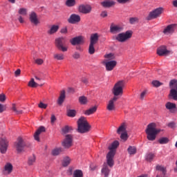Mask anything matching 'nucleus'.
Returning a JSON list of instances; mask_svg holds the SVG:
<instances>
[{
  "label": "nucleus",
  "instance_id": "f257e3e1",
  "mask_svg": "<svg viewBox=\"0 0 177 177\" xmlns=\"http://www.w3.org/2000/svg\"><path fill=\"white\" fill-rule=\"evenodd\" d=\"M161 132V129H157V124L156 123H150L147 125L145 129V133H147V139L151 140V142L156 140L157 135Z\"/></svg>",
  "mask_w": 177,
  "mask_h": 177
},
{
  "label": "nucleus",
  "instance_id": "f03ea898",
  "mask_svg": "<svg viewBox=\"0 0 177 177\" xmlns=\"http://www.w3.org/2000/svg\"><path fill=\"white\" fill-rule=\"evenodd\" d=\"M91 124L88 122L86 118L82 116L77 120V132L79 133H86L88 131H91Z\"/></svg>",
  "mask_w": 177,
  "mask_h": 177
},
{
  "label": "nucleus",
  "instance_id": "7ed1b4c3",
  "mask_svg": "<svg viewBox=\"0 0 177 177\" xmlns=\"http://www.w3.org/2000/svg\"><path fill=\"white\" fill-rule=\"evenodd\" d=\"M30 146L31 143L23 139L21 137H19L17 141L14 143V147L17 153H22V151H24L26 147H30Z\"/></svg>",
  "mask_w": 177,
  "mask_h": 177
},
{
  "label": "nucleus",
  "instance_id": "20e7f679",
  "mask_svg": "<svg viewBox=\"0 0 177 177\" xmlns=\"http://www.w3.org/2000/svg\"><path fill=\"white\" fill-rule=\"evenodd\" d=\"M124 88H125V81L120 80L115 84L112 89V93L114 96H122Z\"/></svg>",
  "mask_w": 177,
  "mask_h": 177
},
{
  "label": "nucleus",
  "instance_id": "39448f33",
  "mask_svg": "<svg viewBox=\"0 0 177 177\" xmlns=\"http://www.w3.org/2000/svg\"><path fill=\"white\" fill-rule=\"evenodd\" d=\"M132 30H127L118 34L117 36L113 37V39L118 41V42H127V41L132 38Z\"/></svg>",
  "mask_w": 177,
  "mask_h": 177
},
{
  "label": "nucleus",
  "instance_id": "423d86ee",
  "mask_svg": "<svg viewBox=\"0 0 177 177\" xmlns=\"http://www.w3.org/2000/svg\"><path fill=\"white\" fill-rule=\"evenodd\" d=\"M55 46L58 50L62 52H67L68 47L66 46V37H60L55 39Z\"/></svg>",
  "mask_w": 177,
  "mask_h": 177
},
{
  "label": "nucleus",
  "instance_id": "0eeeda50",
  "mask_svg": "<svg viewBox=\"0 0 177 177\" xmlns=\"http://www.w3.org/2000/svg\"><path fill=\"white\" fill-rule=\"evenodd\" d=\"M162 12H164V8L161 7L158 8L150 12L146 19L147 20H153V19H157V17H160V16H161Z\"/></svg>",
  "mask_w": 177,
  "mask_h": 177
},
{
  "label": "nucleus",
  "instance_id": "6e6552de",
  "mask_svg": "<svg viewBox=\"0 0 177 177\" xmlns=\"http://www.w3.org/2000/svg\"><path fill=\"white\" fill-rule=\"evenodd\" d=\"M62 146L64 149H70L73 146V135L67 134L62 142Z\"/></svg>",
  "mask_w": 177,
  "mask_h": 177
},
{
  "label": "nucleus",
  "instance_id": "1a4fd4ad",
  "mask_svg": "<svg viewBox=\"0 0 177 177\" xmlns=\"http://www.w3.org/2000/svg\"><path fill=\"white\" fill-rule=\"evenodd\" d=\"M78 10L82 15H89L92 12V6L89 4H82L79 6Z\"/></svg>",
  "mask_w": 177,
  "mask_h": 177
},
{
  "label": "nucleus",
  "instance_id": "9d476101",
  "mask_svg": "<svg viewBox=\"0 0 177 177\" xmlns=\"http://www.w3.org/2000/svg\"><path fill=\"white\" fill-rule=\"evenodd\" d=\"M71 45L75 46V45H84L85 44V37L84 36H77L73 37L70 40Z\"/></svg>",
  "mask_w": 177,
  "mask_h": 177
},
{
  "label": "nucleus",
  "instance_id": "9b49d317",
  "mask_svg": "<svg viewBox=\"0 0 177 177\" xmlns=\"http://www.w3.org/2000/svg\"><path fill=\"white\" fill-rule=\"evenodd\" d=\"M8 146H9V141L6 138H1L0 140V151L2 154H5L8 150Z\"/></svg>",
  "mask_w": 177,
  "mask_h": 177
},
{
  "label": "nucleus",
  "instance_id": "f8f14e48",
  "mask_svg": "<svg viewBox=\"0 0 177 177\" xmlns=\"http://www.w3.org/2000/svg\"><path fill=\"white\" fill-rule=\"evenodd\" d=\"M115 156V151H110L106 155V161L109 167L114 165V156Z\"/></svg>",
  "mask_w": 177,
  "mask_h": 177
},
{
  "label": "nucleus",
  "instance_id": "ddd939ff",
  "mask_svg": "<svg viewBox=\"0 0 177 177\" xmlns=\"http://www.w3.org/2000/svg\"><path fill=\"white\" fill-rule=\"evenodd\" d=\"M81 21V17L77 14H72L68 19V23L70 24H77Z\"/></svg>",
  "mask_w": 177,
  "mask_h": 177
},
{
  "label": "nucleus",
  "instance_id": "4468645a",
  "mask_svg": "<svg viewBox=\"0 0 177 177\" xmlns=\"http://www.w3.org/2000/svg\"><path fill=\"white\" fill-rule=\"evenodd\" d=\"M103 63L106 67V71H112V70L114 69V67L117 66L116 61L104 62Z\"/></svg>",
  "mask_w": 177,
  "mask_h": 177
},
{
  "label": "nucleus",
  "instance_id": "2eb2a0df",
  "mask_svg": "<svg viewBox=\"0 0 177 177\" xmlns=\"http://www.w3.org/2000/svg\"><path fill=\"white\" fill-rule=\"evenodd\" d=\"M175 28H176V24H170L164 29L163 34H165L166 35L174 34L175 32Z\"/></svg>",
  "mask_w": 177,
  "mask_h": 177
},
{
  "label": "nucleus",
  "instance_id": "dca6fc26",
  "mask_svg": "<svg viewBox=\"0 0 177 177\" xmlns=\"http://www.w3.org/2000/svg\"><path fill=\"white\" fill-rule=\"evenodd\" d=\"M124 28L120 25H113V24L110 26V32L112 34H117L121 32Z\"/></svg>",
  "mask_w": 177,
  "mask_h": 177
},
{
  "label": "nucleus",
  "instance_id": "f3484780",
  "mask_svg": "<svg viewBox=\"0 0 177 177\" xmlns=\"http://www.w3.org/2000/svg\"><path fill=\"white\" fill-rule=\"evenodd\" d=\"M157 53L159 56H167V55H169L170 51L167 50L165 46H162L158 48Z\"/></svg>",
  "mask_w": 177,
  "mask_h": 177
},
{
  "label": "nucleus",
  "instance_id": "a211bd4d",
  "mask_svg": "<svg viewBox=\"0 0 177 177\" xmlns=\"http://www.w3.org/2000/svg\"><path fill=\"white\" fill-rule=\"evenodd\" d=\"M30 22L32 24H35V26H37V24H39V20H38V16L37 15V13L32 12L30 15L29 17Z\"/></svg>",
  "mask_w": 177,
  "mask_h": 177
},
{
  "label": "nucleus",
  "instance_id": "6ab92c4d",
  "mask_svg": "<svg viewBox=\"0 0 177 177\" xmlns=\"http://www.w3.org/2000/svg\"><path fill=\"white\" fill-rule=\"evenodd\" d=\"M59 25H53L50 26L49 30H47V34H48V35H53V34H56V32L59 31Z\"/></svg>",
  "mask_w": 177,
  "mask_h": 177
},
{
  "label": "nucleus",
  "instance_id": "aec40b11",
  "mask_svg": "<svg viewBox=\"0 0 177 177\" xmlns=\"http://www.w3.org/2000/svg\"><path fill=\"white\" fill-rule=\"evenodd\" d=\"M165 107L167 110H169L171 113H175V110H176V104L175 103H172L171 102H168L165 104Z\"/></svg>",
  "mask_w": 177,
  "mask_h": 177
},
{
  "label": "nucleus",
  "instance_id": "412c9836",
  "mask_svg": "<svg viewBox=\"0 0 177 177\" xmlns=\"http://www.w3.org/2000/svg\"><path fill=\"white\" fill-rule=\"evenodd\" d=\"M45 131L46 130L44 127H40L34 134L35 140H37V142H39V135H41L42 132H45Z\"/></svg>",
  "mask_w": 177,
  "mask_h": 177
},
{
  "label": "nucleus",
  "instance_id": "4be33fe9",
  "mask_svg": "<svg viewBox=\"0 0 177 177\" xmlns=\"http://www.w3.org/2000/svg\"><path fill=\"white\" fill-rule=\"evenodd\" d=\"M101 5L103 8H111V6L115 5V2L113 0H106L101 2Z\"/></svg>",
  "mask_w": 177,
  "mask_h": 177
},
{
  "label": "nucleus",
  "instance_id": "5701e85b",
  "mask_svg": "<svg viewBox=\"0 0 177 177\" xmlns=\"http://www.w3.org/2000/svg\"><path fill=\"white\" fill-rule=\"evenodd\" d=\"M98 41H99V34L94 33L91 35L90 44H91L93 45H96V44H97Z\"/></svg>",
  "mask_w": 177,
  "mask_h": 177
},
{
  "label": "nucleus",
  "instance_id": "b1692460",
  "mask_svg": "<svg viewBox=\"0 0 177 177\" xmlns=\"http://www.w3.org/2000/svg\"><path fill=\"white\" fill-rule=\"evenodd\" d=\"M64 99H66V91L63 90L61 91L60 95L57 100V104H59V106H62L64 102Z\"/></svg>",
  "mask_w": 177,
  "mask_h": 177
},
{
  "label": "nucleus",
  "instance_id": "393cba45",
  "mask_svg": "<svg viewBox=\"0 0 177 177\" xmlns=\"http://www.w3.org/2000/svg\"><path fill=\"white\" fill-rule=\"evenodd\" d=\"M124 132H127V124H125V123H122L117 130L118 135H121V133H124Z\"/></svg>",
  "mask_w": 177,
  "mask_h": 177
},
{
  "label": "nucleus",
  "instance_id": "a878e982",
  "mask_svg": "<svg viewBox=\"0 0 177 177\" xmlns=\"http://www.w3.org/2000/svg\"><path fill=\"white\" fill-rule=\"evenodd\" d=\"M169 96L171 99H173V100H177V89L171 88Z\"/></svg>",
  "mask_w": 177,
  "mask_h": 177
},
{
  "label": "nucleus",
  "instance_id": "bb28decb",
  "mask_svg": "<svg viewBox=\"0 0 177 177\" xmlns=\"http://www.w3.org/2000/svg\"><path fill=\"white\" fill-rule=\"evenodd\" d=\"M120 146V142L118 140H115L111 146L109 147V149L110 151H115V149Z\"/></svg>",
  "mask_w": 177,
  "mask_h": 177
},
{
  "label": "nucleus",
  "instance_id": "cd10ccee",
  "mask_svg": "<svg viewBox=\"0 0 177 177\" xmlns=\"http://www.w3.org/2000/svg\"><path fill=\"white\" fill-rule=\"evenodd\" d=\"M4 171L8 172V174H12V171H13V165L9 162L6 163L4 166Z\"/></svg>",
  "mask_w": 177,
  "mask_h": 177
},
{
  "label": "nucleus",
  "instance_id": "c85d7f7f",
  "mask_svg": "<svg viewBox=\"0 0 177 177\" xmlns=\"http://www.w3.org/2000/svg\"><path fill=\"white\" fill-rule=\"evenodd\" d=\"M88 97H85V95H82L79 97V103L82 105L88 104Z\"/></svg>",
  "mask_w": 177,
  "mask_h": 177
},
{
  "label": "nucleus",
  "instance_id": "c756f323",
  "mask_svg": "<svg viewBox=\"0 0 177 177\" xmlns=\"http://www.w3.org/2000/svg\"><path fill=\"white\" fill-rule=\"evenodd\" d=\"M96 110H97V107L93 106L85 111L84 114L85 115H91V114H94V113H96Z\"/></svg>",
  "mask_w": 177,
  "mask_h": 177
},
{
  "label": "nucleus",
  "instance_id": "7c9ffc66",
  "mask_svg": "<svg viewBox=\"0 0 177 177\" xmlns=\"http://www.w3.org/2000/svg\"><path fill=\"white\" fill-rule=\"evenodd\" d=\"M106 110L109 111H113L115 110V104L113 101H109L108 104L106 106Z\"/></svg>",
  "mask_w": 177,
  "mask_h": 177
},
{
  "label": "nucleus",
  "instance_id": "2f4dec72",
  "mask_svg": "<svg viewBox=\"0 0 177 177\" xmlns=\"http://www.w3.org/2000/svg\"><path fill=\"white\" fill-rule=\"evenodd\" d=\"M102 174L104 176V177H109V174H110V170L109 169V167L107 165H105L102 169Z\"/></svg>",
  "mask_w": 177,
  "mask_h": 177
},
{
  "label": "nucleus",
  "instance_id": "473e14b6",
  "mask_svg": "<svg viewBox=\"0 0 177 177\" xmlns=\"http://www.w3.org/2000/svg\"><path fill=\"white\" fill-rule=\"evenodd\" d=\"M36 160H37V158L35 157V155H32V156H30L28 160V165H34V163L35 162Z\"/></svg>",
  "mask_w": 177,
  "mask_h": 177
},
{
  "label": "nucleus",
  "instance_id": "72a5a7b5",
  "mask_svg": "<svg viewBox=\"0 0 177 177\" xmlns=\"http://www.w3.org/2000/svg\"><path fill=\"white\" fill-rule=\"evenodd\" d=\"M28 86H30L31 88H37V86H39V84L35 82L34 78H32L30 81L28 82Z\"/></svg>",
  "mask_w": 177,
  "mask_h": 177
},
{
  "label": "nucleus",
  "instance_id": "f704fd0d",
  "mask_svg": "<svg viewBox=\"0 0 177 177\" xmlns=\"http://www.w3.org/2000/svg\"><path fill=\"white\" fill-rule=\"evenodd\" d=\"M66 5L68 8H73L75 5H77L75 0H66Z\"/></svg>",
  "mask_w": 177,
  "mask_h": 177
},
{
  "label": "nucleus",
  "instance_id": "c9c22d12",
  "mask_svg": "<svg viewBox=\"0 0 177 177\" xmlns=\"http://www.w3.org/2000/svg\"><path fill=\"white\" fill-rule=\"evenodd\" d=\"M53 57L56 60H64V55L63 53L54 54Z\"/></svg>",
  "mask_w": 177,
  "mask_h": 177
},
{
  "label": "nucleus",
  "instance_id": "e433bc0d",
  "mask_svg": "<svg viewBox=\"0 0 177 177\" xmlns=\"http://www.w3.org/2000/svg\"><path fill=\"white\" fill-rule=\"evenodd\" d=\"M127 151L129 154H130V156H132V154H136V147L129 146L127 149Z\"/></svg>",
  "mask_w": 177,
  "mask_h": 177
},
{
  "label": "nucleus",
  "instance_id": "4c0bfd02",
  "mask_svg": "<svg viewBox=\"0 0 177 177\" xmlns=\"http://www.w3.org/2000/svg\"><path fill=\"white\" fill-rule=\"evenodd\" d=\"M76 114H77V111L74 109H68L67 111L68 117L74 118V117H75Z\"/></svg>",
  "mask_w": 177,
  "mask_h": 177
},
{
  "label": "nucleus",
  "instance_id": "58836bf2",
  "mask_svg": "<svg viewBox=\"0 0 177 177\" xmlns=\"http://www.w3.org/2000/svg\"><path fill=\"white\" fill-rule=\"evenodd\" d=\"M73 177H84V173L82 171V170H75L73 172Z\"/></svg>",
  "mask_w": 177,
  "mask_h": 177
},
{
  "label": "nucleus",
  "instance_id": "ea45409f",
  "mask_svg": "<svg viewBox=\"0 0 177 177\" xmlns=\"http://www.w3.org/2000/svg\"><path fill=\"white\" fill-rule=\"evenodd\" d=\"M70 162H71V159L68 157H66L63 160L62 165L63 167H68V165H70Z\"/></svg>",
  "mask_w": 177,
  "mask_h": 177
},
{
  "label": "nucleus",
  "instance_id": "a19ab883",
  "mask_svg": "<svg viewBox=\"0 0 177 177\" xmlns=\"http://www.w3.org/2000/svg\"><path fill=\"white\" fill-rule=\"evenodd\" d=\"M156 169L157 171H160L161 172H162L163 176H165V174H167V169H165V167L160 165H157Z\"/></svg>",
  "mask_w": 177,
  "mask_h": 177
},
{
  "label": "nucleus",
  "instance_id": "79ce46f5",
  "mask_svg": "<svg viewBox=\"0 0 177 177\" xmlns=\"http://www.w3.org/2000/svg\"><path fill=\"white\" fill-rule=\"evenodd\" d=\"M62 151H63V149H62V148H56L52 151V154L53 156H59V154H60Z\"/></svg>",
  "mask_w": 177,
  "mask_h": 177
},
{
  "label": "nucleus",
  "instance_id": "37998d69",
  "mask_svg": "<svg viewBox=\"0 0 177 177\" xmlns=\"http://www.w3.org/2000/svg\"><path fill=\"white\" fill-rule=\"evenodd\" d=\"M158 142H159L160 145H167V143H168V142H169V140L168 139V138L163 137V138H161L160 139H159Z\"/></svg>",
  "mask_w": 177,
  "mask_h": 177
},
{
  "label": "nucleus",
  "instance_id": "c03bdc74",
  "mask_svg": "<svg viewBox=\"0 0 177 177\" xmlns=\"http://www.w3.org/2000/svg\"><path fill=\"white\" fill-rule=\"evenodd\" d=\"M12 110L15 113V114H23L22 110H17V108H16V104H12Z\"/></svg>",
  "mask_w": 177,
  "mask_h": 177
},
{
  "label": "nucleus",
  "instance_id": "a18cd8bd",
  "mask_svg": "<svg viewBox=\"0 0 177 177\" xmlns=\"http://www.w3.org/2000/svg\"><path fill=\"white\" fill-rule=\"evenodd\" d=\"M88 53L90 55H93V53H95V44H92L90 43L88 47Z\"/></svg>",
  "mask_w": 177,
  "mask_h": 177
},
{
  "label": "nucleus",
  "instance_id": "49530a36",
  "mask_svg": "<svg viewBox=\"0 0 177 177\" xmlns=\"http://www.w3.org/2000/svg\"><path fill=\"white\" fill-rule=\"evenodd\" d=\"M120 139H122V140H124V142L128 140V133L126 131L120 133Z\"/></svg>",
  "mask_w": 177,
  "mask_h": 177
},
{
  "label": "nucleus",
  "instance_id": "de8ad7c7",
  "mask_svg": "<svg viewBox=\"0 0 177 177\" xmlns=\"http://www.w3.org/2000/svg\"><path fill=\"white\" fill-rule=\"evenodd\" d=\"M153 158H154V153H149L146 156L147 161L151 162L153 161Z\"/></svg>",
  "mask_w": 177,
  "mask_h": 177
},
{
  "label": "nucleus",
  "instance_id": "09e8293b",
  "mask_svg": "<svg viewBox=\"0 0 177 177\" xmlns=\"http://www.w3.org/2000/svg\"><path fill=\"white\" fill-rule=\"evenodd\" d=\"M18 13L22 16H26L27 15V9L20 8L18 11Z\"/></svg>",
  "mask_w": 177,
  "mask_h": 177
},
{
  "label": "nucleus",
  "instance_id": "8fccbe9b",
  "mask_svg": "<svg viewBox=\"0 0 177 177\" xmlns=\"http://www.w3.org/2000/svg\"><path fill=\"white\" fill-rule=\"evenodd\" d=\"M139 21V19L138 17H131L129 19L130 24H135V23H138Z\"/></svg>",
  "mask_w": 177,
  "mask_h": 177
},
{
  "label": "nucleus",
  "instance_id": "3c124183",
  "mask_svg": "<svg viewBox=\"0 0 177 177\" xmlns=\"http://www.w3.org/2000/svg\"><path fill=\"white\" fill-rule=\"evenodd\" d=\"M152 85H153V86H156V88H158V86H161V85H162V83L160 82L158 80H154L152 82Z\"/></svg>",
  "mask_w": 177,
  "mask_h": 177
},
{
  "label": "nucleus",
  "instance_id": "603ef678",
  "mask_svg": "<svg viewBox=\"0 0 177 177\" xmlns=\"http://www.w3.org/2000/svg\"><path fill=\"white\" fill-rule=\"evenodd\" d=\"M70 129H71V127L68 126H65L64 127L62 128V132L64 133H68V132H70Z\"/></svg>",
  "mask_w": 177,
  "mask_h": 177
},
{
  "label": "nucleus",
  "instance_id": "864d4df0",
  "mask_svg": "<svg viewBox=\"0 0 177 177\" xmlns=\"http://www.w3.org/2000/svg\"><path fill=\"white\" fill-rule=\"evenodd\" d=\"M73 59H78L81 57V55L78 52H75L73 55Z\"/></svg>",
  "mask_w": 177,
  "mask_h": 177
},
{
  "label": "nucleus",
  "instance_id": "5fc2aeb1",
  "mask_svg": "<svg viewBox=\"0 0 177 177\" xmlns=\"http://www.w3.org/2000/svg\"><path fill=\"white\" fill-rule=\"evenodd\" d=\"M38 106L39 109H46V107H48V104L43 102H40Z\"/></svg>",
  "mask_w": 177,
  "mask_h": 177
},
{
  "label": "nucleus",
  "instance_id": "6e6d98bb",
  "mask_svg": "<svg viewBox=\"0 0 177 177\" xmlns=\"http://www.w3.org/2000/svg\"><path fill=\"white\" fill-rule=\"evenodd\" d=\"M106 59H114V55L113 53L106 54L104 55Z\"/></svg>",
  "mask_w": 177,
  "mask_h": 177
},
{
  "label": "nucleus",
  "instance_id": "4d7b16f0",
  "mask_svg": "<svg viewBox=\"0 0 177 177\" xmlns=\"http://www.w3.org/2000/svg\"><path fill=\"white\" fill-rule=\"evenodd\" d=\"M6 100V95L5 94H0V102H5Z\"/></svg>",
  "mask_w": 177,
  "mask_h": 177
},
{
  "label": "nucleus",
  "instance_id": "13d9d810",
  "mask_svg": "<svg viewBox=\"0 0 177 177\" xmlns=\"http://www.w3.org/2000/svg\"><path fill=\"white\" fill-rule=\"evenodd\" d=\"M5 110H6V106L0 104V113H3V111H5Z\"/></svg>",
  "mask_w": 177,
  "mask_h": 177
},
{
  "label": "nucleus",
  "instance_id": "bf43d9fd",
  "mask_svg": "<svg viewBox=\"0 0 177 177\" xmlns=\"http://www.w3.org/2000/svg\"><path fill=\"white\" fill-rule=\"evenodd\" d=\"M100 16H101V17H103V18L107 17V16H108L107 11H102L100 14Z\"/></svg>",
  "mask_w": 177,
  "mask_h": 177
},
{
  "label": "nucleus",
  "instance_id": "052dcab7",
  "mask_svg": "<svg viewBox=\"0 0 177 177\" xmlns=\"http://www.w3.org/2000/svg\"><path fill=\"white\" fill-rule=\"evenodd\" d=\"M35 63L37 64H42V63H44V59H37L35 60Z\"/></svg>",
  "mask_w": 177,
  "mask_h": 177
},
{
  "label": "nucleus",
  "instance_id": "680f3d73",
  "mask_svg": "<svg viewBox=\"0 0 177 177\" xmlns=\"http://www.w3.org/2000/svg\"><path fill=\"white\" fill-rule=\"evenodd\" d=\"M21 73V71L20 69H17L15 72V77H19Z\"/></svg>",
  "mask_w": 177,
  "mask_h": 177
},
{
  "label": "nucleus",
  "instance_id": "e2e57ef3",
  "mask_svg": "<svg viewBox=\"0 0 177 177\" xmlns=\"http://www.w3.org/2000/svg\"><path fill=\"white\" fill-rule=\"evenodd\" d=\"M55 121H56V116H55V115H52L50 118L51 124H53Z\"/></svg>",
  "mask_w": 177,
  "mask_h": 177
},
{
  "label": "nucleus",
  "instance_id": "0e129e2a",
  "mask_svg": "<svg viewBox=\"0 0 177 177\" xmlns=\"http://www.w3.org/2000/svg\"><path fill=\"white\" fill-rule=\"evenodd\" d=\"M67 28H63L62 29H61V34H67Z\"/></svg>",
  "mask_w": 177,
  "mask_h": 177
},
{
  "label": "nucleus",
  "instance_id": "69168bd1",
  "mask_svg": "<svg viewBox=\"0 0 177 177\" xmlns=\"http://www.w3.org/2000/svg\"><path fill=\"white\" fill-rule=\"evenodd\" d=\"M145 96H146V91H143L142 93H141L140 99H141V100H143V99H145Z\"/></svg>",
  "mask_w": 177,
  "mask_h": 177
},
{
  "label": "nucleus",
  "instance_id": "338daca9",
  "mask_svg": "<svg viewBox=\"0 0 177 177\" xmlns=\"http://www.w3.org/2000/svg\"><path fill=\"white\" fill-rule=\"evenodd\" d=\"M177 80H172L169 82V86L171 87L172 85H175L176 84Z\"/></svg>",
  "mask_w": 177,
  "mask_h": 177
},
{
  "label": "nucleus",
  "instance_id": "774afa93",
  "mask_svg": "<svg viewBox=\"0 0 177 177\" xmlns=\"http://www.w3.org/2000/svg\"><path fill=\"white\" fill-rule=\"evenodd\" d=\"M82 82H83V84H88V79L86 77H82Z\"/></svg>",
  "mask_w": 177,
  "mask_h": 177
}]
</instances>
